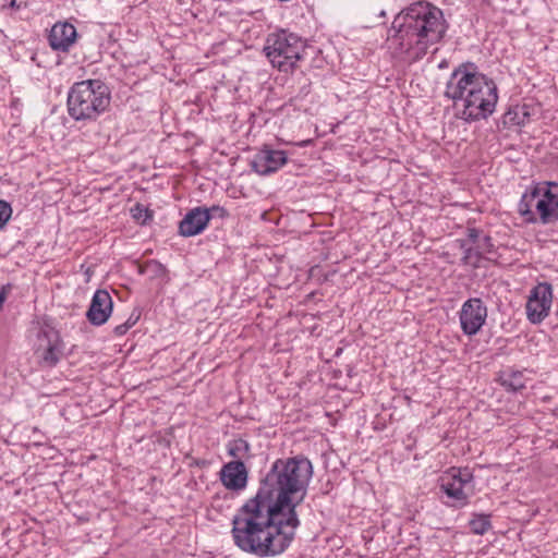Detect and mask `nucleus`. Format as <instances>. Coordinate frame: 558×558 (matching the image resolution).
Here are the masks:
<instances>
[{
    "instance_id": "1",
    "label": "nucleus",
    "mask_w": 558,
    "mask_h": 558,
    "mask_svg": "<svg viewBox=\"0 0 558 558\" xmlns=\"http://www.w3.org/2000/svg\"><path fill=\"white\" fill-rule=\"evenodd\" d=\"M313 474L312 462L302 454L277 459L255 496L234 514V544L260 558L282 554L300 526L296 507L305 499Z\"/></svg>"
},
{
    "instance_id": "2",
    "label": "nucleus",
    "mask_w": 558,
    "mask_h": 558,
    "mask_svg": "<svg viewBox=\"0 0 558 558\" xmlns=\"http://www.w3.org/2000/svg\"><path fill=\"white\" fill-rule=\"evenodd\" d=\"M447 28L439 8L425 1L414 2L392 22L389 48L395 57L409 63L416 62L427 53L429 47L442 39Z\"/></svg>"
},
{
    "instance_id": "3",
    "label": "nucleus",
    "mask_w": 558,
    "mask_h": 558,
    "mask_svg": "<svg viewBox=\"0 0 558 558\" xmlns=\"http://www.w3.org/2000/svg\"><path fill=\"white\" fill-rule=\"evenodd\" d=\"M109 87L100 80L74 83L68 93V112L75 121H95L110 106Z\"/></svg>"
},
{
    "instance_id": "4",
    "label": "nucleus",
    "mask_w": 558,
    "mask_h": 558,
    "mask_svg": "<svg viewBox=\"0 0 558 558\" xmlns=\"http://www.w3.org/2000/svg\"><path fill=\"white\" fill-rule=\"evenodd\" d=\"M518 211L529 223L550 225L558 221V192L551 181L533 184L521 196Z\"/></svg>"
},
{
    "instance_id": "5",
    "label": "nucleus",
    "mask_w": 558,
    "mask_h": 558,
    "mask_svg": "<svg viewBox=\"0 0 558 558\" xmlns=\"http://www.w3.org/2000/svg\"><path fill=\"white\" fill-rule=\"evenodd\" d=\"M306 41L294 33L279 31L267 36L263 51L270 64L280 72L289 73L304 58Z\"/></svg>"
},
{
    "instance_id": "6",
    "label": "nucleus",
    "mask_w": 558,
    "mask_h": 558,
    "mask_svg": "<svg viewBox=\"0 0 558 558\" xmlns=\"http://www.w3.org/2000/svg\"><path fill=\"white\" fill-rule=\"evenodd\" d=\"M475 93L460 110L459 117L466 122L486 120L496 109L498 88L495 81L483 73Z\"/></svg>"
},
{
    "instance_id": "7",
    "label": "nucleus",
    "mask_w": 558,
    "mask_h": 558,
    "mask_svg": "<svg viewBox=\"0 0 558 558\" xmlns=\"http://www.w3.org/2000/svg\"><path fill=\"white\" fill-rule=\"evenodd\" d=\"M481 80H483V73L474 63H462L450 74L446 84L445 96L451 99L453 105L461 110L475 93Z\"/></svg>"
},
{
    "instance_id": "8",
    "label": "nucleus",
    "mask_w": 558,
    "mask_h": 558,
    "mask_svg": "<svg viewBox=\"0 0 558 558\" xmlns=\"http://www.w3.org/2000/svg\"><path fill=\"white\" fill-rule=\"evenodd\" d=\"M473 473L469 469H449L440 477V489L448 498L446 504L454 508L465 507L473 495Z\"/></svg>"
},
{
    "instance_id": "9",
    "label": "nucleus",
    "mask_w": 558,
    "mask_h": 558,
    "mask_svg": "<svg viewBox=\"0 0 558 558\" xmlns=\"http://www.w3.org/2000/svg\"><path fill=\"white\" fill-rule=\"evenodd\" d=\"M553 288L548 282H539L530 292L526 302V317L532 324L542 323L550 312Z\"/></svg>"
},
{
    "instance_id": "10",
    "label": "nucleus",
    "mask_w": 558,
    "mask_h": 558,
    "mask_svg": "<svg viewBox=\"0 0 558 558\" xmlns=\"http://www.w3.org/2000/svg\"><path fill=\"white\" fill-rule=\"evenodd\" d=\"M487 319V306L480 298L466 300L459 311V322L464 335L475 336Z\"/></svg>"
},
{
    "instance_id": "11",
    "label": "nucleus",
    "mask_w": 558,
    "mask_h": 558,
    "mask_svg": "<svg viewBox=\"0 0 558 558\" xmlns=\"http://www.w3.org/2000/svg\"><path fill=\"white\" fill-rule=\"evenodd\" d=\"M62 341L59 332L50 327H41L38 332V347L37 352L45 366H56L62 357Z\"/></svg>"
},
{
    "instance_id": "12",
    "label": "nucleus",
    "mask_w": 558,
    "mask_h": 558,
    "mask_svg": "<svg viewBox=\"0 0 558 558\" xmlns=\"http://www.w3.org/2000/svg\"><path fill=\"white\" fill-rule=\"evenodd\" d=\"M213 211H219L220 216L225 214V209L219 206H213L211 208L195 207L189 210L179 223V234L190 238L202 233L208 226Z\"/></svg>"
},
{
    "instance_id": "13",
    "label": "nucleus",
    "mask_w": 558,
    "mask_h": 558,
    "mask_svg": "<svg viewBox=\"0 0 558 558\" xmlns=\"http://www.w3.org/2000/svg\"><path fill=\"white\" fill-rule=\"evenodd\" d=\"M287 161L288 157L283 150L264 146V148L255 154L251 161V166L259 175H268L282 168Z\"/></svg>"
},
{
    "instance_id": "14",
    "label": "nucleus",
    "mask_w": 558,
    "mask_h": 558,
    "mask_svg": "<svg viewBox=\"0 0 558 558\" xmlns=\"http://www.w3.org/2000/svg\"><path fill=\"white\" fill-rule=\"evenodd\" d=\"M77 39V32L69 22H57L48 35V43L52 50L68 52Z\"/></svg>"
},
{
    "instance_id": "15",
    "label": "nucleus",
    "mask_w": 558,
    "mask_h": 558,
    "mask_svg": "<svg viewBox=\"0 0 558 558\" xmlns=\"http://www.w3.org/2000/svg\"><path fill=\"white\" fill-rule=\"evenodd\" d=\"M219 475L222 485L229 490L240 492L247 486L248 470L245 463L240 461H229L223 464Z\"/></svg>"
},
{
    "instance_id": "16",
    "label": "nucleus",
    "mask_w": 558,
    "mask_h": 558,
    "mask_svg": "<svg viewBox=\"0 0 558 558\" xmlns=\"http://www.w3.org/2000/svg\"><path fill=\"white\" fill-rule=\"evenodd\" d=\"M112 298L106 290H97L86 313V317L92 325L101 326L104 325L111 315L112 312Z\"/></svg>"
},
{
    "instance_id": "17",
    "label": "nucleus",
    "mask_w": 558,
    "mask_h": 558,
    "mask_svg": "<svg viewBox=\"0 0 558 558\" xmlns=\"http://www.w3.org/2000/svg\"><path fill=\"white\" fill-rule=\"evenodd\" d=\"M226 450L228 456L233 459L232 461L245 463L246 460L252 458L251 445L241 437L229 440L226 445Z\"/></svg>"
},
{
    "instance_id": "18",
    "label": "nucleus",
    "mask_w": 558,
    "mask_h": 558,
    "mask_svg": "<svg viewBox=\"0 0 558 558\" xmlns=\"http://www.w3.org/2000/svg\"><path fill=\"white\" fill-rule=\"evenodd\" d=\"M527 378L523 371L510 369L504 372L500 377V384L508 391H520L525 388Z\"/></svg>"
},
{
    "instance_id": "19",
    "label": "nucleus",
    "mask_w": 558,
    "mask_h": 558,
    "mask_svg": "<svg viewBox=\"0 0 558 558\" xmlns=\"http://www.w3.org/2000/svg\"><path fill=\"white\" fill-rule=\"evenodd\" d=\"M461 247L464 250V254L462 257V263L464 265L472 266L474 268L480 267L481 260H482V248L484 247L480 244H477L476 247L473 246H466L465 242L463 241L461 244Z\"/></svg>"
},
{
    "instance_id": "20",
    "label": "nucleus",
    "mask_w": 558,
    "mask_h": 558,
    "mask_svg": "<svg viewBox=\"0 0 558 558\" xmlns=\"http://www.w3.org/2000/svg\"><path fill=\"white\" fill-rule=\"evenodd\" d=\"M469 525L473 534L484 535L492 527L490 515L484 513L474 514Z\"/></svg>"
},
{
    "instance_id": "21",
    "label": "nucleus",
    "mask_w": 558,
    "mask_h": 558,
    "mask_svg": "<svg viewBox=\"0 0 558 558\" xmlns=\"http://www.w3.org/2000/svg\"><path fill=\"white\" fill-rule=\"evenodd\" d=\"M131 216L135 221L145 225L153 218V213L146 206L137 203L131 208Z\"/></svg>"
},
{
    "instance_id": "22",
    "label": "nucleus",
    "mask_w": 558,
    "mask_h": 558,
    "mask_svg": "<svg viewBox=\"0 0 558 558\" xmlns=\"http://www.w3.org/2000/svg\"><path fill=\"white\" fill-rule=\"evenodd\" d=\"M165 271L163 266L157 260H148L141 265L138 268L140 274L153 272L154 275H160Z\"/></svg>"
},
{
    "instance_id": "23",
    "label": "nucleus",
    "mask_w": 558,
    "mask_h": 558,
    "mask_svg": "<svg viewBox=\"0 0 558 558\" xmlns=\"http://www.w3.org/2000/svg\"><path fill=\"white\" fill-rule=\"evenodd\" d=\"M12 215V208L10 204L4 201H0V229H2L9 221Z\"/></svg>"
},
{
    "instance_id": "24",
    "label": "nucleus",
    "mask_w": 558,
    "mask_h": 558,
    "mask_svg": "<svg viewBox=\"0 0 558 558\" xmlns=\"http://www.w3.org/2000/svg\"><path fill=\"white\" fill-rule=\"evenodd\" d=\"M11 290H12V286L10 283H7L1 287V289H0V310L2 308V305L5 302L7 296Z\"/></svg>"
},
{
    "instance_id": "25",
    "label": "nucleus",
    "mask_w": 558,
    "mask_h": 558,
    "mask_svg": "<svg viewBox=\"0 0 558 558\" xmlns=\"http://www.w3.org/2000/svg\"><path fill=\"white\" fill-rule=\"evenodd\" d=\"M480 236V231L475 228L468 229V242L476 244Z\"/></svg>"
},
{
    "instance_id": "26",
    "label": "nucleus",
    "mask_w": 558,
    "mask_h": 558,
    "mask_svg": "<svg viewBox=\"0 0 558 558\" xmlns=\"http://www.w3.org/2000/svg\"><path fill=\"white\" fill-rule=\"evenodd\" d=\"M114 335L116 336H123L129 331L128 326L123 323L114 327Z\"/></svg>"
},
{
    "instance_id": "27",
    "label": "nucleus",
    "mask_w": 558,
    "mask_h": 558,
    "mask_svg": "<svg viewBox=\"0 0 558 558\" xmlns=\"http://www.w3.org/2000/svg\"><path fill=\"white\" fill-rule=\"evenodd\" d=\"M138 316L131 315L124 324L128 326L129 329H131L136 324Z\"/></svg>"
},
{
    "instance_id": "28",
    "label": "nucleus",
    "mask_w": 558,
    "mask_h": 558,
    "mask_svg": "<svg viewBox=\"0 0 558 558\" xmlns=\"http://www.w3.org/2000/svg\"><path fill=\"white\" fill-rule=\"evenodd\" d=\"M484 242H485V245L487 246V248H485L484 251L490 252V247L493 246V244L490 243V238L489 236H485L484 238Z\"/></svg>"
}]
</instances>
